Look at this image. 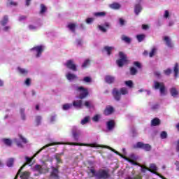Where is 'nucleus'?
Segmentation results:
<instances>
[{
    "label": "nucleus",
    "instance_id": "f257e3e1",
    "mask_svg": "<svg viewBox=\"0 0 179 179\" xmlns=\"http://www.w3.org/2000/svg\"><path fill=\"white\" fill-rule=\"evenodd\" d=\"M54 145H73L74 146H90V148H105L106 149H109L110 150H112V152H114L116 155H119V156H121V157H123L124 160H127L129 162V163H131V164L136 165V162L135 160H136V158H135V155H130V157H124L120 155V152L114 150L113 148H111V147L108 145H99L96 143H92V144H85V143H63V142H55V143H50L48 145H45L43 146L41 150H39L32 157V159H34L36 156L38 155L41 152L44 150L45 148H50V146H54Z\"/></svg>",
    "mask_w": 179,
    "mask_h": 179
},
{
    "label": "nucleus",
    "instance_id": "f03ea898",
    "mask_svg": "<svg viewBox=\"0 0 179 179\" xmlns=\"http://www.w3.org/2000/svg\"><path fill=\"white\" fill-rule=\"evenodd\" d=\"M90 173L92 174V177H95L96 179H106L108 178V171L103 170V169H100L98 171H96L94 168H91L90 169Z\"/></svg>",
    "mask_w": 179,
    "mask_h": 179
},
{
    "label": "nucleus",
    "instance_id": "7ed1b4c3",
    "mask_svg": "<svg viewBox=\"0 0 179 179\" xmlns=\"http://www.w3.org/2000/svg\"><path fill=\"white\" fill-rule=\"evenodd\" d=\"M112 94L115 100L120 101L121 100V94H128V90L127 88H122L120 90H118L117 88H115L112 92Z\"/></svg>",
    "mask_w": 179,
    "mask_h": 179
},
{
    "label": "nucleus",
    "instance_id": "20e7f679",
    "mask_svg": "<svg viewBox=\"0 0 179 179\" xmlns=\"http://www.w3.org/2000/svg\"><path fill=\"white\" fill-rule=\"evenodd\" d=\"M45 50L44 45H38L31 49V52L35 55L36 58H40L43 52Z\"/></svg>",
    "mask_w": 179,
    "mask_h": 179
},
{
    "label": "nucleus",
    "instance_id": "39448f33",
    "mask_svg": "<svg viewBox=\"0 0 179 179\" xmlns=\"http://www.w3.org/2000/svg\"><path fill=\"white\" fill-rule=\"evenodd\" d=\"M152 88L155 90H159L160 92L161 96H166L167 94V91L166 90V86L163 83H159L157 81H154Z\"/></svg>",
    "mask_w": 179,
    "mask_h": 179
},
{
    "label": "nucleus",
    "instance_id": "423d86ee",
    "mask_svg": "<svg viewBox=\"0 0 179 179\" xmlns=\"http://www.w3.org/2000/svg\"><path fill=\"white\" fill-rule=\"evenodd\" d=\"M119 57L120 59L116 62L118 66H124V65L128 63V59L127 58V55H125L124 52H120Z\"/></svg>",
    "mask_w": 179,
    "mask_h": 179
},
{
    "label": "nucleus",
    "instance_id": "0eeeda50",
    "mask_svg": "<svg viewBox=\"0 0 179 179\" xmlns=\"http://www.w3.org/2000/svg\"><path fill=\"white\" fill-rule=\"evenodd\" d=\"M134 149H143L145 152H150L152 150V146L149 144H145L142 142H138L133 146Z\"/></svg>",
    "mask_w": 179,
    "mask_h": 179
},
{
    "label": "nucleus",
    "instance_id": "6e6552de",
    "mask_svg": "<svg viewBox=\"0 0 179 179\" xmlns=\"http://www.w3.org/2000/svg\"><path fill=\"white\" fill-rule=\"evenodd\" d=\"M64 66L68 68V69H71V71H73V72L78 71V66H76L75 62L73 59L67 60L64 63Z\"/></svg>",
    "mask_w": 179,
    "mask_h": 179
},
{
    "label": "nucleus",
    "instance_id": "1a4fd4ad",
    "mask_svg": "<svg viewBox=\"0 0 179 179\" xmlns=\"http://www.w3.org/2000/svg\"><path fill=\"white\" fill-rule=\"evenodd\" d=\"M8 22H9V17H8L7 15H4L0 20V24L3 27V30H4V31H8V30L10 29V27L6 26Z\"/></svg>",
    "mask_w": 179,
    "mask_h": 179
},
{
    "label": "nucleus",
    "instance_id": "9d476101",
    "mask_svg": "<svg viewBox=\"0 0 179 179\" xmlns=\"http://www.w3.org/2000/svg\"><path fill=\"white\" fill-rule=\"evenodd\" d=\"M77 91L79 93V98L80 99H85L88 94L89 91L87 89L83 87H77Z\"/></svg>",
    "mask_w": 179,
    "mask_h": 179
},
{
    "label": "nucleus",
    "instance_id": "9b49d317",
    "mask_svg": "<svg viewBox=\"0 0 179 179\" xmlns=\"http://www.w3.org/2000/svg\"><path fill=\"white\" fill-rule=\"evenodd\" d=\"M33 170H34V171H38V173H39V174H43V173H48V168L45 165H43L42 166H41L40 165H36L33 168Z\"/></svg>",
    "mask_w": 179,
    "mask_h": 179
},
{
    "label": "nucleus",
    "instance_id": "f8f14e48",
    "mask_svg": "<svg viewBox=\"0 0 179 179\" xmlns=\"http://www.w3.org/2000/svg\"><path fill=\"white\" fill-rule=\"evenodd\" d=\"M73 107L76 110H82L83 108V101L82 99H77L73 101Z\"/></svg>",
    "mask_w": 179,
    "mask_h": 179
},
{
    "label": "nucleus",
    "instance_id": "ddd939ff",
    "mask_svg": "<svg viewBox=\"0 0 179 179\" xmlns=\"http://www.w3.org/2000/svg\"><path fill=\"white\" fill-rule=\"evenodd\" d=\"M66 78L69 82H73V80H76L78 79V76L75 75L71 71H68L65 74Z\"/></svg>",
    "mask_w": 179,
    "mask_h": 179
},
{
    "label": "nucleus",
    "instance_id": "4468645a",
    "mask_svg": "<svg viewBox=\"0 0 179 179\" xmlns=\"http://www.w3.org/2000/svg\"><path fill=\"white\" fill-rule=\"evenodd\" d=\"M72 134L75 141H78L79 139V135L82 134V131L78 130L77 127H74L73 128Z\"/></svg>",
    "mask_w": 179,
    "mask_h": 179
},
{
    "label": "nucleus",
    "instance_id": "2eb2a0df",
    "mask_svg": "<svg viewBox=\"0 0 179 179\" xmlns=\"http://www.w3.org/2000/svg\"><path fill=\"white\" fill-rule=\"evenodd\" d=\"M33 159H31L29 157H25V160L27 162V164H24L23 166H22L20 170L18 171L15 179H17V177H19V174H20V172L22 171V170H23V167H24V166H26V164H31V160Z\"/></svg>",
    "mask_w": 179,
    "mask_h": 179
},
{
    "label": "nucleus",
    "instance_id": "dca6fc26",
    "mask_svg": "<svg viewBox=\"0 0 179 179\" xmlns=\"http://www.w3.org/2000/svg\"><path fill=\"white\" fill-rule=\"evenodd\" d=\"M163 40L166 44V45L167 47H169V48H173V42H171V38L169 36H164Z\"/></svg>",
    "mask_w": 179,
    "mask_h": 179
},
{
    "label": "nucleus",
    "instance_id": "f3484780",
    "mask_svg": "<svg viewBox=\"0 0 179 179\" xmlns=\"http://www.w3.org/2000/svg\"><path fill=\"white\" fill-rule=\"evenodd\" d=\"M115 127V122L114 120H109L106 122V128L108 131H113Z\"/></svg>",
    "mask_w": 179,
    "mask_h": 179
},
{
    "label": "nucleus",
    "instance_id": "a211bd4d",
    "mask_svg": "<svg viewBox=\"0 0 179 179\" xmlns=\"http://www.w3.org/2000/svg\"><path fill=\"white\" fill-rule=\"evenodd\" d=\"M17 71L18 72V73H20V75H22L23 76H26V75L29 73L28 69L22 67H17Z\"/></svg>",
    "mask_w": 179,
    "mask_h": 179
},
{
    "label": "nucleus",
    "instance_id": "6ab92c4d",
    "mask_svg": "<svg viewBox=\"0 0 179 179\" xmlns=\"http://www.w3.org/2000/svg\"><path fill=\"white\" fill-rule=\"evenodd\" d=\"M113 113H114V108H113L111 106H106L103 111L105 115H110V114H113Z\"/></svg>",
    "mask_w": 179,
    "mask_h": 179
},
{
    "label": "nucleus",
    "instance_id": "aec40b11",
    "mask_svg": "<svg viewBox=\"0 0 179 179\" xmlns=\"http://www.w3.org/2000/svg\"><path fill=\"white\" fill-rule=\"evenodd\" d=\"M93 16H94L95 17H105V16H107V12L106 11L95 12L93 13Z\"/></svg>",
    "mask_w": 179,
    "mask_h": 179
},
{
    "label": "nucleus",
    "instance_id": "412c9836",
    "mask_svg": "<svg viewBox=\"0 0 179 179\" xmlns=\"http://www.w3.org/2000/svg\"><path fill=\"white\" fill-rule=\"evenodd\" d=\"M39 27V24H31L28 26L29 30H31V31H36V30H38Z\"/></svg>",
    "mask_w": 179,
    "mask_h": 179
},
{
    "label": "nucleus",
    "instance_id": "4be33fe9",
    "mask_svg": "<svg viewBox=\"0 0 179 179\" xmlns=\"http://www.w3.org/2000/svg\"><path fill=\"white\" fill-rule=\"evenodd\" d=\"M170 93L172 97H178V90H177V88L176 87L171 88Z\"/></svg>",
    "mask_w": 179,
    "mask_h": 179
},
{
    "label": "nucleus",
    "instance_id": "5701e85b",
    "mask_svg": "<svg viewBox=\"0 0 179 179\" xmlns=\"http://www.w3.org/2000/svg\"><path fill=\"white\" fill-rule=\"evenodd\" d=\"M51 177L55 179H58V169L52 167Z\"/></svg>",
    "mask_w": 179,
    "mask_h": 179
},
{
    "label": "nucleus",
    "instance_id": "b1692460",
    "mask_svg": "<svg viewBox=\"0 0 179 179\" xmlns=\"http://www.w3.org/2000/svg\"><path fill=\"white\" fill-rule=\"evenodd\" d=\"M114 49H115L114 46H105L103 48L107 55H111V51H113Z\"/></svg>",
    "mask_w": 179,
    "mask_h": 179
},
{
    "label": "nucleus",
    "instance_id": "393cba45",
    "mask_svg": "<svg viewBox=\"0 0 179 179\" xmlns=\"http://www.w3.org/2000/svg\"><path fill=\"white\" fill-rule=\"evenodd\" d=\"M105 80H106V83H113L114 82V80H115V78H114L111 76H107L105 78Z\"/></svg>",
    "mask_w": 179,
    "mask_h": 179
},
{
    "label": "nucleus",
    "instance_id": "a878e982",
    "mask_svg": "<svg viewBox=\"0 0 179 179\" xmlns=\"http://www.w3.org/2000/svg\"><path fill=\"white\" fill-rule=\"evenodd\" d=\"M72 106V103H64L62 105V110H64V111H67V110H71Z\"/></svg>",
    "mask_w": 179,
    "mask_h": 179
},
{
    "label": "nucleus",
    "instance_id": "bb28decb",
    "mask_svg": "<svg viewBox=\"0 0 179 179\" xmlns=\"http://www.w3.org/2000/svg\"><path fill=\"white\" fill-rule=\"evenodd\" d=\"M142 11V6L139 4L136 5L134 8V12L136 15H139L141 12Z\"/></svg>",
    "mask_w": 179,
    "mask_h": 179
},
{
    "label": "nucleus",
    "instance_id": "cd10ccee",
    "mask_svg": "<svg viewBox=\"0 0 179 179\" xmlns=\"http://www.w3.org/2000/svg\"><path fill=\"white\" fill-rule=\"evenodd\" d=\"M151 124L153 126V127H156L157 125H160V119L156 117L155 119H153L152 121H151Z\"/></svg>",
    "mask_w": 179,
    "mask_h": 179
},
{
    "label": "nucleus",
    "instance_id": "c85d7f7f",
    "mask_svg": "<svg viewBox=\"0 0 179 179\" xmlns=\"http://www.w3.org/2000/svg\"><path fill=\"white\" fill-rule=\"evenodd\" d=\"M24 108H22L20 109V117H21V120H22V121H26V114L24 113Z\"/></svg>",
    "mask_w": 179,
    "mask_h": 179
},
{
    "label": "nucleus",
    "instance_id": "c756f323",
    "mask_svg": "<svg viewBox=\"0 0 179 179\" xmlns=\"http://www.w3.org/2000/svg\"><path fill=\"white\" fill-rule=\"evenodd\" d=\"M84 106L87 108H93V102L92 101H85Z\"/></svg>",
    "mask_w": 179,
    "mask_h": 179
},
{
    "label": "nucleus",
    "instance_id": "7c9ffc66",
    "mask_svg": "<svg viewBox=\"0 0 179 179\" xmlns=\"http://www.w3.org/2000/svg\"><path fill=\"white\" fill-rule=\"evenodd\" d=\"M110 8H111V9H120V8H121V4L118 3H113L110 5Z\"/></svg>",
    "mask_w": 179,
    "mask_h": 179
},
{
    "label": "nucleus",
    "instance_id": "2f4dec72",
    "mask_svg": "<svg viewBox=\"0 0 179 179\" xmlns=\"http://www.w3.org/2000/svg\"><path fill=\"white\" fill-rule=\"evenodd\" d=\"M68 28L72 33H75V29H76V24L73 23H70L68 24Z\"/></svg>",
    "mask_w": 179,
    "mask_h": 179
},
{
    "label": "nucleus",
    "instance_id": "473e14b6",
    "mask_svg": "<svg viewBox=\"0 0 179 179\" xmlns=\"http://www.w3.org/2000/svg\"><path fill=\"white\" fill-rule=\"evenodd\" d=\"M13 163H15V159L10 158L7 160L6 164L8 167H12L13 166Z\"/></svg>",
    "mask_w": 179,
    "mask_h": 179
},
{
    "label": "nucleus",
    "instance_id": "72a5a7b5",
    "mask_svg": "<svg viewBox=\"0 0 179 179\" xmlns=\"http://www.w3.org/2000/svg\"><path fill=\"white\" fill-rule=\"evenodd\" d=\"M47 12V6L44 4H41V10L40 13L41 15H44Z\"/></svg>",
    "mask_w": 179,
    "mask_h": 179
},
{
    "label": "nucleus",
    "instance_id": "f704fd0d",
    "mask_svg": "<svg viewBox=\"0 0 179 179\" xmlns=\"http://www.w3.org/2000/svg\"><path fill=\"white\" fill-rule=\"evenodd\" d=\"M170 11L169 10H165L163 13V17L164 19H170Z\"/></svg>",
    "mask_w": 179,
    "mask_h": 179
},
{
    "label": "nucleus",
    "instance_id": "c9c22d12",
    "mask_svg": "<svg viewBox=\"0 0 179 179\" xmlns=\"http://www.w3.org/2000/svg\"><path fill=\"white\" fill-rule=\"evenodd\" d=\"M90 120V117L89 116H86L81 120V125H85V124H87Z\"/></svg>",
    "mask_w": 179,
    "mask_h": 179
},
{
    "label": "nucleus",
    "instance_id": "e433bc0d",
    "mask_svg": "<svg viewBox=\"0 0 179 179\" xmlns=\"http://www.w3.org/2000/svg\"><path fill=\"white\" fill-rule=\"evenodd\" d=\"M29 176H30V173H29V172H23L20 176V178L21 179H29Z\"/></svg>",
    "mask_w": 179,
    "mask_h": 179
},
{
    "label": "nucleus",
    "instance_id": "4c0bfd02",
    "mask_svg": "<svg viewBox=\"0 0 179 179\" xmlns=\"http://www.w3.org/2000/svg\"><path fill=\"white\" fill-rule=\"evenodd\" d=\"M156 52H157V48H152L151 51L149 53L150 57L152 58V57H154L155 55Z\"/></svg>",
    "mask_w": 179,
    "mask_h": 179
},
{
    "label": "nucleus",
    "instance_id": "58836bf2",
    "mask_svg": "<svg viewBox=\"0 0 179 179\" xmlns=\"http://www.w3.org/2000/svg\"><path fill=\"white\" fill-rule=\"evenodd\" d=\"M122 41H124V43H131V38H129L125 35L122 36Z\"/></svg>",
    "mask_w": 179,
    "mask_h": 179
},
{
    "label": "nucleus",
    "instance_id": "ea45409f",
    "mask_svg": "<svg viewBox=\"0 0 179 179\" xmlns=\"http://www.w3.org/2000/svg\"><path fill=\"white\" fill-rule=\"evenodd\" d=\"M3 142L7 146H10V145H12V140H10L9 138H3Z\"/></svg>",
    "mask_w": 179,
    "mask_h": 179
},
{
    "label": "nucleus",
    "instance_id": "a19ab883",
    "mask_svg": "<svg viewBox=\"0 0 179 179\" xmlns=\"http://www.w3.org/2000/svg\"><path fill=\"white\" fill-rule=\"evenodd\" d=\"M41 116H36L35 117V123L36 125H40L41 124Z\"/></svg>",
    "mask_w": 179,
    "mask_h": 179
},
{
    "label": "nucleus",
    "instance_id": "79ce46f5",
    "mask_svg": "<svg viewBox=\"0 0 179 179\" xmlns=\"http://www.w3.org/2000/svg\"><path fill=\"white\" fill-rule=\"evenodd\" d=\"M49 121L51 124H53V122H55L57 121V115H52L50 117Z\"/></svg>",
    "mask_w": 179,
    "mask_h": 179
},
{
    "label": "nucleus",
    "instance_id": "37998d69",
    "mask_svg": "<svg viewBox=\"0 0 179 179\" xmlns=\"http://www.w3.org/2000/svg\"><path fill=\"white\" fill-rule=\"evenodd\" d=\"M174 73H175V78H177L178 76V64H176L174 66Z\"/></svg>",
    "mask_w": 179,
    "mask_h": 179
},
{
    "label": "nucleus",
    "instance_id": "c03bdc74",
    "mask_svg": "<svg viewBox=\"0 0 179 179\" xmlns=\"http://www.w3.org/2000/svg\"><path fill=\"white\" fill-rule=\"evenodd\" d=\"M126 24L127 20H125V19L122 17L119 18V24H120L121 26H125Z\"/></svg>",
    "mask_w": 179,
    "mask_h": 179
},
{
    "label": "nucleus",
    "instance_id": "a18cd8bd",
    "mask_svg": "<svg viewBox=\"0 0 179 179\" xmlns=\"http://www.w3.org/2000/svg\"><path fill=\"white\" fill-rule=\"evenodd\" d=\"M136 38L138 41V43H141L142 41H143V39L145 38V35H137L136 36Z\"/></svg>",
    "mask_w": 179,
    "mask_h": 179
},
{
    "label": "nucleus",
    "instance_id": "49530a36",
    "mask_svg": "<svg viewBox=\"0 0 179 179\" xmlns=\"http://www.w3.org/2000/svg\"><path fill=\"white\" fill-rule=\"evenodd\" d=\"M89 65H90V60L86 59V60L83 62V65H82V67H83V68H86V67L89 66Z\"/></svg>",
    "mask_w": 179,
    "mask_h": 179
},
{
    "label": "nucleus",
    "instance_id": "de8ad7c7",
    "mask_svg": "<svg viewBox=\"0 0 179 179\" xmlns=\"http://www.w3.org/2000/svg\"><path fill=\"white\" fill-rule=\"evenodd\" d=\"M16 5H17V3H16L15 1L8 0V3H7L8 6H16Z\"/></svg>",
    "mask_w": 179,
    "mask_h": 179
},
{
    "label": "nucleus",
    "instance_id": "09e8293b",
    "mask_svg": "<svg viewBox=\"0 0 179 179\" xmlns=\"http://www.w3.org/2000/svg\"><path fill=\"white\" fill-rule=\"evenodd\" d=\"M124 83L128 87H133L134 86V83L132 82V80L125 81Z\"/></svg>",
    "mask_w": 179,
    "mask_h": 179
},
{
    "label": "nucleus",
    "instance_id": "8fccbe9b",
    "mask_svg": "<svg viewBox=\"0 0 179 179\" xmlns=\"http://www.w3.org/2000/svg\"><path fill=\"white\" fill-rule=\"evenodd\" d=\"M83 80L85 82V83H92V78L87 76L85 77Z\"/></svg>",
    "mask_w": 179,
    "mask_h": 179
},
{
    "label": "nucleus",
    "instance_id": "3c124183",
    "mask_svg": "<svg viewBox=\"0 0 179 179\" xmlns=\"http://www.w3.org/2000/svg\"><path fill=\"white\" fill-rule=\"evenodd\" d=\"M94 22V18L93 17H89L86 19V23L87 24H90L91 23H93Z\"/></svg>",
    "mask_w": 179,
    "mask_h": 179
},
{
    "label": "nucleus",
    "instance_id": "603ef678",
    "mask_svg": "<svg viewBox=\"0 0 179 179\" xmlns=\"http://www.w3.org/2000/svg\"><path fill=\"white\" fill-rule=\"evenodd\" d=\"M100 118H101V115H96L95 116L93 117V121H94L95 122H97V121H99L100 120Z\"/></svg>",
    "mask_w": 179,
    "mask_h": 179
},
{
    "label": "nucleus",
    "instance_id": "864d4df0",
    "mask_svg": "<svg viewBox=\"0 0 179 179\" xmlns=\"http://www.w3.org/2000/svg\"><path fill=\"white\" fill-rule=\"evenodd\" d=\"M98 29H99V30L103 33H106L107 31V29H106V27H104V26H102V25H99Z\"/></svg>",
    "mask_w": 179,
    "mask_h": 179
},
{
    "label": "nucleus",
    "instance_id": "5fc2aeb1",
    "mask_svg": "<svg viewBox=\"0 0 179 179\" xmlns=\"http://www.w3.org/2000/svg\"><path fill=\"white\" fill-rule=\"evenodd\" d=\"M19 139H20L23 143H27V139H26L23 136L19 135Z\"/></svg>",
    "mask_w": 179,
    "mask_h": 179
},
{
    "label": "nucleus",
    "instance_id": "6e6d98bb",
    "mask_svg": "<svg viewBox=\"0 0 179 179\" xmlns=\"http://www.w3.org/2000/svg\"><path fill=\"white\" fill-rule=\"evenodd\" d=\"M138 92V93H142L143 92H145V93H147V94L148 96L150 95V90H144V89H140Z\"/></svg>",
    "mask_w": 179,
    "mask_h": 179
},
{
    "label": "nucleus",
    "instance_id": "4d7b16f0",
    "mask_svg": "<svg viewBox=\"0 0 179 179\" xmlns=\"http://www.w3.org/2000/svg\"><path fill=\"white\" fill-rule=\"evenodd\" d=\"M136 72H138V70H136V69H135V67H131L130 69L131 75H136Z\"/></svg>",
    "mask_w": 179,
    "mask_h": 179
},
{
    "label": "nucleus",
    "instance_id": "13d9d810",
    "mask_svg": "<svg viewBox=\"0 0 179 179\" xmlns=\"http://www.w3.org/2000/svg\"><path fill=\"white\" fill-rule=\"evenodd\" d=\"M160 136L162 139H166V138H167V132L162 131L160 134Z\"/></svg>",
    "mask_w": 179,
    "mask_h": 179
},
{
    "label": "nucleus",
    "instance_id": "bf43d9fd",
    "mask_svg": "<svg viewBox=\"0 0 179 179\" xmlns=\"http://www.w3.org/2000/svg\"><path fill=\"white\" fill-rule=\"evenodd\" d=\"M134 66H136V68H138V69H141V68H142V64H141L139 62H134Z\"/></svg>",
    "mask_w": 179,
    "mask_h": 179
},
{
    "label": "nucleus",
    "instance_id": "052dcab7",
    "mask_svg": "<svg viewBox=\"0 0 179 179\" xmlns=\"http://www.w3.org/2000/svg\"><path fill=\"white\" fill-rule=\"evenodd\" d=\"M31 83V80L30 78H27L24 81V85L26 86H29Z\"/></svg>",
    "mask_w": 179,
    "mask_h": 179
},
{
    "label": "nucleus",
    "instance_id": "680f3d73",
    "mask_svg": "<svg viewBox=\"0 0 179 179\" xmlns=\"http://www.w3.org/2000/svg\"><path fill=\"white\" fill-rule=\"evenodd\" d=\"M14 142H15V143L17 144V146H19L20 148H22V143H20L17 138H15Z\"/></svg>",
    "mask_w": 179,
    "mask_h": 179
},
{
    "label": "nucleus",
    "instance_id": "e2e57ef3",
    "mask_svg": "<svg viewBox=\"0 0 179 179\" xmlns=\"http://www.w3.org/2000/svg\"><path fill=\"white\" fill-rule=\"evenodd\" d=\"M27 17L25 15H21L18 17L19 22H23V20H26Z\"/></svg>",
    "mask_w": 179,
    "mask_h": 179
},
{
    "label": "nucleus",
    "instance_id": "0e129e2a",
    "mask_svg": "<svg viewBox=\"0 0 179 179\" xmlns=\"http://www.w3.org/2000/svg\"><path fill=\"white\" fill-rule=\"evenodd\" d=\"M164 73H165V75L169 76L170 75V73H171V69H167L164 71Z\"/></svg>",
    "mask_w": 179,
    "mask_h": 179
},
{
    "label": "nucleus",
    "instance_id": "69168bd1",
    "mask_svg": "<svg viewBox=\"0 0 179 179\" xmlns=\"http://www.w3.org/2000/svg\"><path fill=\"white\" fill-rule=\"evenodd\" d=\"M160 105L155 103L152 106V110H157L158 108H159Z\"/></svg>",
    "mask_w": 179,
    "mask_h": 179
},
{
    "label": "nucleus",
    "instance_id": "338daca9",
    "mask_svg": "<svg viewBox=\"0 0 179 179\" xmlns=\"http://www.w3.org/2000/svg\"><path fill=\"white\" fill-rule=\"evenodd\" d=\"M55 159H56L57 163H61V159H59V155H57L55 157Z\"/></svg>",
    "mask_w": 179,
    "mask_h": 179
},
{
    "label": "nucleus",
    "instance_id": "774afa93",
    "mask_svg": "<svg viewBox=\"0 0 179 179\" xmlns=\"http://www.w3.org/2000/svg\"><path fill=\"white\" fill-rule=\"evenodd\" d=\"M175 164H176V170H177L178 171H179V162H176Z\"/></svg>",
    "mask_w": 179,
    "mask_h": 179
}]
</instances>
